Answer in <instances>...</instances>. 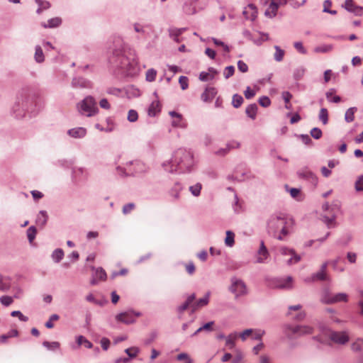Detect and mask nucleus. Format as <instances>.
Returning a JSON list of instances; mask_svg holds the SVG:
<instances>
[{
	"label": "nucleus",
	"instance_id": "f257e3e1",
	"mask_svg": "<svg viewBox=\"0 0 363 363\" xmlns=\"http://www.w3.org/2000/svg\"><path fill=\"white\" fill-rule=\"evenodd\" d=\"M193 156L191 152L185 149L179 148L177 150L172 157L170 162L164 163V170L169 172H174L178 169H188L191 164Z\"/></svg>",
	"mask_w": 363,
	"mask_h": 363
},
{
	"label": "nucleus",
	"instance_id": "f03ea898",
	"mask_svg": "<svg viewBox=\"0 0 363 363\" xmlns=\"http://www.w3.org/2000/svg\"><path fill=\"white\" fill-rule=\"evenodd\" d=\"M293 220L286 218L283 214L273 216L268 223L269 232L281 240L289 233V228L292 225Z\"/></svg>",
	"mask_w": 363,
	"mask_h": 363
},
{
	"label": "nucleus",
	"instance_id": "7ed1b4c3",
	"mask_svg": "<svg viewBox=\"0 0 363 363\" xmlns=\"http://www.w3.org/2000/svg\"><path fill=\"white\" fill-rule=\"evenodd\" d=\"M126 166L125 169L118 167V173L121 175H132L145 172L148 169L145 163L139 160L130 162Z\"/></svg>",
	"mask_w": 363,
	"mask_h": 363
},
{
	"label": "nucleus",
	"instance_id": "20e7f679",
	"mask_svg": "<svg viewBox=\"0 0 363 363\" xmlns=\"http://www.w3.org/2000/svg\"><path fill=\"white\" fill-rule=\"evenodd\" d=\"M78 108L82 114L86 116H92L98 111L96 103L91 96L86 97L79 105Z\"/></svg>",
	"mask_w": 363,
	"mask_h": 363
},
{
	"label": "nucleus",
	"instance_id": "39448f33",
	"mask_svg": "<svg viewBox=\"0 0 363 363\" xmlns=\"http://www.w3.org/2000/svg\"><path fill=\"white\" fill-rule=\"evenodd\" d=\"M195 299L194 294L190 295L186 301L179 307L178 310L180 313L184 311L188 308L191 307L192 308L191 311L192 313L196 311L199 308L204 306L208 304V296L200 298L198 301L196 303H194V301Z\"/></svg>",
	"mask_w": 363,
	"mask_h": 363
},
{
	"label": "nucleus",
	"instance_id": "423d86ee",
	"mask_svg": "<svg viewBox=\"0 0 363 363\" xmlns=\"http://www.w3.org/2000/svg\"><path fill=\"white\" fill-rule=\"evenodd\" d=\"M284 333L288 337L293 338L302 335L311 334L313 333V328L308 325H298L294 327L286 325Z\"/></svg>",
	"mask_w": 363,
	"mask_h": 363
},
{
	"label": "nucleus",
	"instance_id": "0eeeda50",
	"mask_svg": "<svg viewBox=\"0 0 363 363\" xmlns=\"http://www.w3.org/2000/svg\"><path fill=\"white\" fill-rule=\"evenodd\" d=\"M246 290V286L242 281L237 278L232 279L230 291L235 294L236 296L245 294Z\"/></svg>",
	"mask_w": 363,
	"mask_h": 363
},
{
	"label": "nucleus",
	"instance_id": "6e6552de",
	"mask_svg": "<svg viewBox=\"0 0 363 363\" xmlns=\"http://www.w3.org/2000/svg\"><path fill=\"white\" fill-rule=\"evenodd\" d=\"M140 315V313H134L133 311H127L121 313L116 315L117 320L125 324H130L135 321L136 318Z\"/></svg>",
	"mask_w": 363,
	"mask_h": 363
},
{
	"label": "nucleus",
	"instance_id": "1a4fd4ad",
	"mask_svg": "<svg viewBox=\"0 0 363 363\" xmlns=\"http://www.w3.org/2000/svg\"><path fill=\"white\" fill-rule=\"evenodd\" d=\"M301 308V305L292 306L289 308V313L287 315L291 316L295 320L301 321L304 319L306 313L304 311H300Z\"/></svg>",
	"mask_w": 363,
	"mask_h": 363
},
{
	"label": "nucleus",
	"instance_id": "9d476101",
	"mask_svg": "<svg viewBox=\"0 0 363 363\" xmlns=\"http://www.w3.org/2000/svg\"><path fill=\"white\" fill-rule=\"evenodd\" d=\"M91 269L95 271L94 275L90 281L91 285H95L99 281H104L106 280L107 275L102 267L95 268L94 267H91Z\"/></svg>",
	"mask_w": 363,
	"mask_h": 363
},
{
	"label": "nucleus",
	"instance_id": "9b49d317",
	"mask_svg": "<svg viewBox=\"0 0 363 363\" xmlns=\"http://www.w3.org/2000/svg\"><path fill=\"white\" fill-rule=\"evenodd\" d=\"M286 1V0H279L278 2L277 0H272L269 7L265 11V16L269 18L274 17L277 15L279 4H284Z\"/></svg>",
	"mask_w": 363,
	"mask_h": 363
},
{
	"label": "nucleus",
	"instance_id": "f8f14e48",
	"mask_svg": "<svg viewBox=\"0 0 363 363\" xmlns=\"http://www.w3.org/2000/svg\"><path fill=\"white\" fill-rule=\"evenodd\" d=\"M169 115L172 118V125L174 127L184 128L187 124L182 116L175 111H170Z\"/></svg>",
	"mask_w": 363,
	"mask_h": 363
},
{
	"label": "nucleus",
	"instance_id": "ddd939ff",
	"mask_svg": "<svg viewBox=\"0 0 363 363\" xmlns=\"http://www.w3.org/2000/svg\"><path fill=\"white\" fill-rule=\"evenodd\" d=\"M280 252L281 255L286 256H291V257L287 260V263L289 264H293L297 263L300 261L301 257L296 254L294 250L289 249L286 247H281L280 249Z\"/></svg>",
	"mask_w": 363,
	"mask_h": 363
},
{
	"label": "nucleus",
	"instance_id": "4468645a",
	"mask_svg": "<svg viewBox=\"0 0 363 363\" xmlns=\"http://www.w3.org/2000/svg\"><path fill=\"white\" fill-rule=\"evenodd\" d=\"M242 14L246 19L254 21L257 15V7L254 4H250L245 7Z\"/></svg>",
	"mask_w": 363,
	"mask_h": 363
},
{
	"label": "nucleus",
	"instance_id": "2eb2a0df",
	"mask_svg": "<svg viewBox=\"0 0 363 363\" xmlns=\"http://www.w3.org/2000/svg\"><path fill=\"white\" fill-rule=\"evenodd\" d=\"M344 7L348 11L352 12L357 16L363 15V8L357 6L352 0H346L345 2Z\"/></svg>",
	"mask_w": 363,
	"mask_h": 363
},
{
	"label": "nucleus",
	"instance_id": "dca6fc26",
	"mask_svg": "<svg viewBox=\"0 0 363 363\" xmlns=\"http://www.w3.org/2000/svg\"><path fill=\"white\" fill-rule=\"evenodd\" d=\"M330 337L332 341L338 344H345L349 340L348 335L343 332H332Z\"/></svg>",
	"mask_w": 363,
	"mask_h": 363
},
{
	"label": "nucleus",
	"instance_id": "f3484780",
	"mask_svg": "<svg viewBox=\"0 0 363 363\" xmlns=\"http://www.w3.org/2000/svg\"><path fill=\"white\" fill-rule=\"evenodd\" d=\"M269 256V252L267 249V247L264 245V243L263 241L260 243V247L257 251L256 258H257V262L258 263H262L265 259H267Z\"/></svg>",
	"mask_w": 363,
	"mask_h": 363
},
{
	"label": "nucleus",
	"instance_id": "a211bd4d",
	"mask_svg": "<svg viewBox=\"0 0 363 363\" xmlns=\"http://www.w3.org/2000/svg\"><path fill=\"white\" fill-rule=\"evenodd\" d=\"M217 91L216 88L208 86L206 88L204 92L201 94V99L204 102H211L216 96Z\"/></svg>",
	"mask_w": 363,
	"mask_h": 363
},
{
	"label": "nucleus",
	"instance_id": "6ab92c4d",
	"mask_svg": "<svg viewBox=\"0 0 363 363\" xmlns=\"http://www.w3.org/2000/svg\"><path fill=\"white\" fill-rule=\"evenodd\" d=\"M327 266H328V263L325 262L324 264H322L321 266V269H320V271L314 274L312 277V280L313 281H315V280H320V281H323V280H327L328 279V276H327V274H326V269H327Z\"/></svg>",
	"mask_w": 363,
	"mask_h": 363
},
{
	"label": "nucleus",
	"instance_id": "aec40b11",
	"mask_svg": "<svg viewBox=\"0 0 363 363\" xmlns=\"http://www.w3.org/2000/svg\"><path fill=\"white\" fill-rule=\"evenodd\" d=\"M68 134L74 138H80L85 136L86 134V130L84 128H75L69 130L68 131Z\"/></svg>",
	"mask_w": 363,
	"mask_h": 363
},
{
	"label": "nucleus",
	"instance_id": "412c9836",
	"mask_svg": "<svg viewBox=\"0 0 363 363\" xmlns=\"http://www.w3.org/2000/svg\"><path fill=\"white\" fill-rule=\"evenodd\" d=\"M217 72L213 68H210L208 72H202L199 75V79L201 81L206 82L213 79Z\"/></svg>",
	"mask_w": 363,
	"mask_h": 363
},
{
	"label": "nucleus",
	"instance_id": "4be33fe9",
	"mask_svg": "<svg viewBox=\"0 0 363 363\" xmlns=\"http://www.w3.org/2000/svg\"><path fill=\"white\" fill-rule=\"evenodd\" d=\"M161 110V105L160 101H154L152 102L148 108V114L151 116H155Z\"/></svg>",
	"mask_w": 363,
	"mask_h": 363
},
{
	"label": "nucleus",
	"instance_id": "5701e85b",
	"mask_svg": "<svg viewBox=\"0 0 363 363\" xmlns=\"http://www.w3.org/2000/svg\"><path fill=\"white\" fill-rule=\"evenodd\" d=\"M239 146H240L239 143L235 142V141H233V142H231V143H230L229 144L227 145V147L226 148L220 149L219 150H218L216 152V154L218 155H226L229 152V150L230 149L238 148V147H239Z\"/></svg>",
	"mask_w": 363,
	"mask_h": 363
},
{
	"label": "nucleus",
	"instance_id": "b1692460",
	"mask_svg": "<svg viewBox=\"0 0 363 363\" xmlns=\"http://www.w3.org/2000/svg\"><path fill=\"white\" fill-rule=\"evenodd\" d=\"M61 23H62L61 18L59 17H55V18L50 19L48 21V24H46L45 23H43L41 25L45 28H52L58 27L61 24Z\"/></svg>",
	"mask_w": 363,
	"mask_h": 363
},
{
	"label": "nucleus",
	"instance_id": "393cba45",
	"mask_svg": "<svg viewBox=\"0 0 363 363\" xmlns=\"http://www.w3.org/2000/svg\"><path fill=\"white\" fill-rule=\"evenodd\" d=\"M340 301H344V302L347 301V295L346 294H344V293L337 294L333 296V297H331L329 299V301H328V303H337V302H340Z\"/></svg>",
	"mask_w": 363,
	"mask_h": 363
},
{
	"label": "nucleus",
	"instance_id": "a878e982",
	"mask_svg": "<svg viewBox=\"0 0 363 363\" xmlns=\"http://www.w3.org/2000/svg\"><path fill=\"white\" fill-rule=\"evenodd\" d=\"M277 287L280 289H291L292 287V278L288 277L286 279L279 281Z\"/></svg>",
	"mask_w": 363,
	"mask_h": 363
},
{
	"label": "nucleus",
	"instance_id": "bb28decb",
	"mask_svg": "<svg viewBox=\"0 0 363 363\" xmlns=\"http://www.w3.org/2000/svg\"><path fill=\"white\" fill-rule=\"evenodd\" d=\"M257 111V106L255 104L249 105L246 108L247 115L251 118H255Z\"/></svg>",
	"mask_w": 363,
	"mask_h": 363
},
{
	"label": "nucleus",
	"instance_id": "cd10ccee",
	"mask_svg": "<svg viewBox=\"0 0 363 363\" xmlns=\"http://www.w3.org/2000/svg\"><path fill=\"white\" fill-rule=\"evenodd\" d=\"M77 342L79 346L84 345L86 348H91L93 345L91 342H89L86 337L82 335H79L77 337Z\"/></svg>",
	"mask_w": 363,
	"mask_h": 363
},
{
	"label": "nucleus",
	"instance_id": "c85d7f7f",
	"mask_svg": "<svg viewBox=\"0 0 363 363\" xmlns=\"http://www.w3.org/2000/svg\"><path fill=\"white\" fill-rule=\"evenodd\" d=\"M182 190V187L179 184L177 183L174 187L169 191L170 195L175 199L177 200L179 198V193Z\"/></svg>",
	"mask_w": 363,
	"mask_h": 363
},
{
	"label": "nucleus",
	"instance_id": "c756f323",
	"mask_svg": "<svg viewBox=\"0 0 363 363\" xmlns=\"http://www.w3.org/2000/svg\"><path fill=\"white\" fill-rule=\"evenodd\" d=\"M356 108H350L347 110L345 115V121L348 123L352 122L354 119V113L356 112Z\"/></svg>",
	"mask_w": 363,
	"mask_h": 363
},
{
	"label": "nucleus",
	"instance_id": "7c9ffc66",
	"mask_svg": "<svg viewBox=\"0 0 363 363\" xmlns=\"http://www.w3.org/2000/svg\"><path fill=\"white\" fill-rule=\"evenodd\" d=\"M234 238L235 234L232 231L228 230L226 232V237L225 239V245L228 247H232L235 243Z\"/></svg>",
	"mask_w": 363,
	"mask_h": 363
},
{
	"label": "nucleus",
	"instance_id": "2f4dec72",
	"mask_svg": "<svg viewBox=\"0 0 363 363\" xmlns=\"http://www.w3.org/2000/svg\"><path fill=\"white\" fill-rule=\"evenodd\" d=\"M275 53L274 55V59L277 62H281L284 56L285 52L284 50H281L279 46H275Z\"/></svg>",
	"mask_w": 363,
	"mask_h": 363
},
{
	"label": "nucleus",
	"instance_id": "473e14b6",
	"mask_svg": "<svg viewBox=\"0 0 363 363\" xmlns=\"http://www.w3.org/2000/svg\"><path fill=\"white\" fill-rule=\"evenodd\" d=\"M72 84L74 87H87L89 82L83 78L74 79Z\"/></svg>",
	"mask_w": 363,
	"mask_h": 363
},
{
	"label": "nucleus",
	"instance_id": "72a5a7b5",
	"mask_svg": "<svg viewBox=\"0 0 363 363\" xmlns=\"http://www.w3.org/2000/svg\"><path fill=\"white\" fill-rule=\"evenodd\" d=\"M214 325V322L213 321H211V322H208L206 324H204L203 326L200 327L199 328H198L196 332L194 333V335H197L198 333H199L201 331H203V330H206V331H211L213 330V325Z\"/></svg>",
	"mask_w": 363,
	"mask_h": 363
},
{
	"label": "nucleus",
	"instance_id": "f704fd0d",
	"mask_svg": "<svg viewBox=\"0 0 363 363\" xmlns=\"http://www.w3.org/2000/svg\"><path fill=\"white\" fill-rule=\"evenodd\" d=\"M44 347L50 350H55L60 347V344L58 342H48L44 341L43 342Z\"/></svg>",
	"mask_w": 363,
	"mask_h": 363
},
{
	"label": "nucleus",
	"instance_id": "c9c22d12",
	"mask_svg": "<svg viewBox=\"0 0 363 363\" xmlns=\"http://www.w3.org/2000/svg\"><path fill=\"white\" fill-rule=\"evenodd\" d=\"M64 257V252L61 249L55 250L52 254V257L56 262H59Z\"/></svg>",
	"mask_w": 363,
	"mask_h": 363
},
{
	"label": "nucleus",
	"instance_id": "e433bc0d",
	"mask_svg": "<svg viewBox=\"0 0 363 363\" xmlns=\"http://www.w3.org/2000/svg\"><path fill=\"white\" fill-rule=\"evenodd\" d=\"M157 76V71L154 69H149L145 74V78L147 82H154Z\"/></svg>",
	"mask_w": 363,
	"mask_h": 363
},
{
	"label": "nucleus",
	"instance_id": "4c0bfd02",
	"mask_svg": "<svg viewBox=\"0 0 363 363\" xmlns=\"http://www.w3.org/2000/svg\"><path fill=\"white\" fill-rule=\"evenodd\" d=\"M35 59L38 62H42L44 61V55L43 50L40 46H36L35 48Z\"/></svg>",
	"mask_w": 363,
	"mask_h": 363
},
{
	"label": "nucleus",
	"instance_id": "58836bf2",
	"mask_svg": "<svg viewBox=\"0 0 363 363\" xmlns=\"http://www.w3.org/2000/svg\"><path fill=\"white\" fill-rule=\"evenodd\" d=\"M242 103H243V98L240 95H238V94L233 95L232 104L235 108L240 107Z\"/></svg>",
	"mask_w": 363,
	"mask_h": 363
},
{
	"label": "nucleus",
	"instance_id": "ea45409f",
	"mask_svg": "<svg viewBox=\"0 0 363 363\" xmlns=\"http://www.w3.org/2000/svg\"><path fill=\"white\" fill-rule=\"evenodd\" d=\"M237 338L236 334H230L226 338V345L229 347L230 349H233L235 347V341Z\"/></svg>",
	"mask_w": 363,
	"mask_h": 363
},
{
	"label": "nucleus",
	"instance_id": "a19ab883",
	"mask_svg": "<svg viewBox=\"0 0 363 363\" xmlns=\"http://www.w3.org/2000/svg\"><path fill=\"white\" fill-rule=\"evenodd\" d=\"M37 4L39 6V8L37 10L38 13H40L43 10L47 9L50 7V3L48 1H44L42 0H36Z\"/></svg>",
	"mask_w": 363,
	"mask_h": 363
},
{
	"label": "nucleus",
	"instance_id": "79ce46f5",
	"mask_svg": "<svg viewBox=\"0 0 363 363\" xmlns=\"http://www.w3.org/2000/svg\"><path fill=\"white\" fill-rule=\"evenodd\" d=\"M47 218H48V216L46 214V212L40 211L38 216L37 223L38 224L43 225L47 222Z\"/></svg>",
	"mask_w": 363,
	"mask_h": 363
},
{
	"label": "nucleus",
	"instance_id": "37998d69",
	"mask_svg": "<svg viewBox=\"0 0 363 363\" xmlns=\"http://www.w3.org/2000/svg\"><path fill=\"white\" fill-rule=\"evenodd\" d=\"M320 120L322 121L323 124H326L328 123V113L326 108H321L319 113Z\"/></svg>",
	"mask_w": 363,
	"mask_h": 363
},
{
	"label": "nucleus",
	"instance_id": "c03bdc74",
	"mask_svg": "<svg viewBox=\"0 0 363 363\" xmlns=\"http://www.w3.org/2000/svg\"><path fill=\"white\" fill-rule=\"evenodd\" d=\"M182 31H183V29H177V28L172 29L170 30V35L174 38V40L176 42L179 43V36L182 33Z\"/></svg>",
	"mask_w": 363,
	"mask_h": 363
},
{
	"label": "nucleus",
	"instance_id": "a18cd8bd",
	"mask_svg": "<svg viewBox=\"0 0 363 363\" xmlns=\"http://www.w3.org/2000/svg\"><path fill=\"white\" fill-rule=\"evenodd\" d=\"M0 302L2 305L9 306L13 302V299L11 296H3L0 298Z\"/></svg>",
	"mask_w": 363,
	"mask_h": 363
},
{
	"label": "nucleus",
	"instance_id": "49530a36",
	"mask_svg": "<svg viewBox=\"0 0 363 363\" xmlns=\"http://www.w3.org/2000/svg\"><path fill=\"white\" fill-rule=\"evenodd\" d=\"M36 229L35 227L31 226L27 230V235L30 242H32L35 238Z\"/></svg>",
	"mask_w": 363,
	"mask_h": 363
},
{
	"label": "nucleus",
	"instance_id": "de8ad7c7",
	"mask_svg": "<svg viewBox=\"0 0 363 363\" xmlns=\"http://www.w3.org/2000/svg\"><path fill=\"white\" fill-rule=\"evenodd\" d=\"M125 353L129 356V357H135L138 352H139V349L138 347H130V348H128L125 350Z\"/></svg>",
	"mask_w": 363,
	"mask_h": 363
},
{
	"label": "nucleus",
	"instance_id": "09e8293b",
	"mask_svg": "<svg viewBox=\"0 0 363 363\" xmlns=\"http://www.w3.org/2000/svg\"><path fill=\"white\" fill-rule=\"evenodd\" d=\"M59 318H60V317L58 315H57V314L52 315L50 317L49 320L48 322H46L45 327L48 328H52L54 327L53 321H57L59 320Z\"/></svg>",
	"mask_w": 363,
	"mask_h": 363
},
{
	"label": "nucleus",
	"instance_id": "8fccbe9b",
	"mask_svg": "<svg viewBox=\"0 0 363 363\" xmlns=\"http://www.w3.org/2000/svg\"><path fill=\"white\" fill-rule=\"evenodd\" d=\"M354 187L357 191H363V176H359L354 184Z\"/></svg>",
	"mask_w": 363,
	"mask_h": 363
},
{
	"label": "nucleus",
	"instance_id": "3c124183",
	"mask_svg": "<svg viewBox=\"0 0 363 363\" xmlns=\"http://www.w3.org/2000/svg\"><path fill=\"white\" fill-rule=\"evenodd\" d=\"M201 189V185L200 184H196L189 187V190L191 192V194L196 196H197L200 194Z\"/></svg>",
	"mask_w": 363,
	"mask_h": 363
},
{
	"label": "nucleus",
	"instance_id": "603ef678",
	"mask_svg": "<svg viewBox=\"0 0 363 363\" xmlns=\"http://www.w3.org/2000/svg\"><path fill=\"white\" fill-rule=\"evenodd\" d=\"M179 83L181 86V88L183 90H185L188 88L189 86V79L186 77L181 76L179 79Z\"/></svg>",
	"mask_w": 363,
	"mask_h": 363
},
{
	"label": "nucleus",
	"instance_id": "864d4df0",
	"mask_svg": "<svg viewBox=\"0 0 363 363\" xmlns=\"http://www.w3.org/2000/svg\"><path fill=\"white\" fill-rule=\"evenodd\" d=\"M235 72V67L233 66H228L225 68L223 75L226 79H228L233 75Z\"/></svg>",
	"mask_w": 363,
	"mask_h": 363
},
{
	"label": "nucleus",
	"instance_id": "5fc2aeb1",
	"mask_svg": "<svg viewBox=\"0 0 363 363\" xmlns=\"http://www.w3.org/2000/svg\"><path fill=\"white\" fill-rule=\"evenodd\" d=\"M177 359L179 361H184L185 363H192V359L186 353H181L178 354Z\"/></svg>",
	"mask_w": 363,
	"mask_h": 363
},
{
	"label": "nucleus",
	"instance_id": "6e6d98bb",
	"mask_svg": "<svg viewBox=\"0 0 363 363\" xmlns=\"http://www.w3.org/2000/svg\"><path fill=\"white\" fill-rule=\"evenodd\" d=\"M13 317H18L21 321L26 322L28 318L22 314V313L19 311H14L11 313Z\"/></svg>",
	"mask_w": 363,
	"mask_h": 363
},
{
	"label": "nucleus",
	"instance_id": "4d7b16f0",
	"mask_svg": "<svg viewBox=\"0 0 363 363\" xmlns=\"http://www.w3.org/2000/svg\"><path fill=\"white\" fill-rule=\"evenodd\" d=\"M135 207V206L133 203H129L123 206L122 211L124 214H128L130 213Z\"/></svg>",
	"mask_w": 363,
	"mask_h": 363
},
{
	"label": "nucleus",
	"instance_id": "13d9d810",
	"mask_svg": "<svg viewBox=\"0 0 363 363\" xmlns=\"http://www.w3.org/2000/svg\"><path fill=\"white\" fill-rule=\"evenodd\" d=\"M138 113L134 110H130L128 114V119L130 122H135L138 120Z\"/></svg>",
	"mask_w": 363,
	"mask_h": 363
},
{
	"label": "nucleus",
	"instance_id": "bf43d9fd",
	"mask_svg": "<svg viewBox=\"0 0 363 363\" xmlns=\"http://www.w3.org/2000/svg\"><path fill=\"white\" fill-rule=\"evenodd\" d=\"M311 135L313 138H314L315 139H319L321 138L322 136V131L320 129L318 128H313L311 130Z\"/></svg>",
	"mask_w": 363,
	"mask_h": 363
},
{
	"label": "nucleus",
	"instance_id": "052dcab7",
	"mask_svg": "<svg viewBox=\"0 0 363 363\" xmlns=\"http://www.w3.org/2000/svg\"><path fill=\"white\" fill-rule=\"evenodd\" d=\"M332 49V47L330 45H323V46H318L316 47L314 49V51L315 52H328L330 51Z\"/></svg>",
	"mask_w": 363,
	"mask_h": 363
},
{
	"label": "nucleus",
	"instance_id": "680f3d73",
	"mask_svg": "<svg viewBox=\"0 0 363 363\" xmlns=\"http://www.w3.org/2000/svg\"><path fill=\"white\" fill-rule=\"evenodd\" d=\"M184 266L186 272L189 274H193L194 273L196 268L194 264L192 262H189L185 264Z\"/></svg>",
	"mask_w": 363,
	"mask_h": 363
},
{
	"label": "nucleus",
	"instance_id": "e2e57ef3",
	"mask_svg": "<svg viewBox=\"0 0 363 363\" xmlns=\"http://www.w3.org/2000/svg\"><path fill=\"white\" fill-rule=\"evenodd\" d=\"M212 40L216 45L222 46L225 52H228L230 51L229 47L227 45H225L223 42L216 38H213Z\"/></svg>",
	"mask_w": 363,
	"mask_h": 363
},
{
	"label": "nucleus",
	"instance_id": "0e129e2a",
	"mask_svg": "<svg viewBox=\"0 0 363 363\" xmlns=\"http://www.w3.org/2000/svg\"><path fill=\"white\" fill-rule=\"evenodd\" d=\"M238 68L241 72H247L248 71V66L245 62L242 60L238 62Z\"/></svg>",
	"mask_w": 363,
	"mask_h": 363
},
{
	"label": "nucleus",
	"instance_id": "69168bd1",
	"mask_svg": "<svg viewBox=\"0 0 363 363\" xmlns=\"http://www.w3.org/2000/svg\"><path fill=\"white\" fill-rule=\"evenodd\" d=\"M259 104L263 107H268L270 104V99L267 96H262L259 100Z\"/></svg>",
	"mask_w": 363,
	"mask_h": 363
},
{
	"label": "nucleus",
	"instance_id": "338daca9",
	"mask_svg": "<svg viewBox=\"0 0 363 363\" xmlns=\"http://www.w3.org/2000/svg\"><path fill=\"white\" fill-rule=\"evenodd\" d=\"M244 94L246 99H250L255 96V91L252 90L250 86H247L245 91Z\"/></svg>",
	"mask_w": 363,
	"mask_h": 363
},
{
	"label": "nucleus",
	"instance_id": "774afa93",
	"mask_svg": "<svg viewBox=\"0 0 363 363\" xmlns=\"http://www.w3.org/2000/svg\"><path fill=\"white\" fill-rule=\"evenodd\" d=\"M363 345V340H358L352 345V349L354 351H359L361 350Z\"/></svg>",
	"mask_w": 363,
	"mask_h": 363
}]
</instances>
